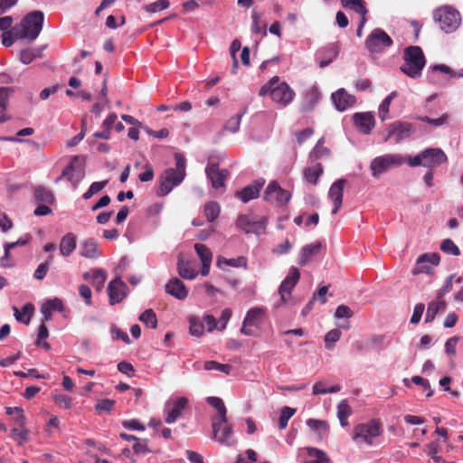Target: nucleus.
Masks as SVG:
<instances>
[{"instance_id": "6e6552de", "label": "nucleus", "mask_w": 463, "mask_h": 463, "mask_svg": "<svg viewBox=\"0 0 463 463\" xmlns=\"http://www.w3.org/2000/svg\"><path fill=\"white\" fill-rule=\"evenodd\" d=\"M405 160L399 154H385L373 159L370 165L373 177H379L382 174L392 167L402 165Z\"/></svg>"}, {"instance_id": "4d7b16f0", "label": "nucleus", "mask_w": 463, "mask_h": 463, "mask_svg": "<svg viewBox=\"0 0 463 463\" xmlns=\"http://www.w3.org/2000/svg\"><path fill=\"white\" fill-rule=\"evenodd\" d=\"M243 114L244 112L231 117L225 123L224 129L232 133H236L240 128V124Z\"/></svg>"}, {"instance_id": "f03ea898", "label": "nucleus", "mask_w": 463, "mask_h": 463, "mask_svg": "<svg viewBox=\"0 0 463 463\" xmlns=\"http://www.w3.org/2000/svg\"><path fill=\"white\" fill-rule=\"evenodd\" d=\"M44 14L42 11H32L14 28V36L16 39L34 41L43 30Z\"/></svg>"}, {"instance_id": "8fccbe9b", "label": "nucleus", "mask_w": 463, "mask_h": 463, "mask_svg": "<svg viewBox=\"0 0 463 463\" xmlns=\"http://www.w3.org/2000/svg\"><path fill=\"white\" fill-rule=\"evenodd\" d=\"M307 426L314 431H317L320 436L327 433L329 426L325 420L310 419L307 420Z\"/></svg>"}, {"instance_id": "2f4dec72", "label": "nucleus", "mask_w": 463, "mask_h": 463, "mask_svg": "<svg viewBox=\"0 0 463 463\" xmlns=\"http://www.w3.org/2000/svg\"><path fill=\"white\" fill-rule=\"evenodd\" d=\"M85 280H90L91 284L97 290H101L106 280V272L101 269H96L90 276L89 273L83 275Z\"/></svg>"}, {"instance_id": "de8ad7c7", "label": "nucleus", "mask_w": 463, "mask_h": 463, "mask_svg": "<svg viewBox=\"0 0 463 463\" xmlns=\"http://www.w3.org/2000/svg\"><path fill=\"white\" fill-rule=\"evenodd\" d=\"M194 250H195L197 255L199 256L202 263L212 262L213 254H212V251L210 250V249L206 245L202 244V243H196L194 245Z\"/></svg>"}, {"instance_id": "1a4fd4ad", "label": "nucleus", "mask_w": 463, "mask_h": 463, "mask_svg": "<svg viewBox=\"0 0 463 463\" xmlns=\"http://www.w3.org/2000/svg\"><path fill=\"white\" fill-rule=\"evenodd\" d=\"M392 44V38L380 28L373 30L365 40V47L371 53L383 52Z\"/></svg>"}, {"instance_id": "37998d69", "label": "nucleus", "mask_w": 463, "mask_h": 463, "mask_svg": "<svg viewBox=\"0 0 463 463\" xmlns=\"http://www.w3.org/2000/svg\"><path fill=\"white\" fill-rule=\"evenodd\" d=\"M5 413L7 415L14 416L12 418L14 426H24L25 425V416L24 414V411L21 407H6Z\"/></svg>"}, {"instance_id": "0eeeda50", "label": "nucleus", "mask_w": 463, "mask_h": 463, "mask_svg": "<svg viewBox=\"0 0 463 463\" xmlns=\"http://www.w3.org/2000/svg\"><path fill=\"white\" fill-rule=\"evenodd\" d=\"M433 19L439 24L445 33L454 32L460 24V14L450 6H441L434 10Z\"/></svg>"}, {"instance_id": "20e7f679", "label": "nucleus", "mask_w": 463, "mask_h": 463, "mask_svg": "<svg viewBox=\"0 0 463 463\" xmlns=\"http://www.w3.org/2000/svg\"><path fill=\"white\" fill-rule=\"evenodd\" d=\"M426 63L425 56L420 46H409L403 52V64L401 71L410 78L418 79L421 76Z\"/></svg>"}, {"instance_id": "7c9ffc66", "label": "nucleus", "mask_w": 463, "mask_h": 463, "mask_svg": "<svg viewBox=\"0 0 463 463\" xmlns=\"http://www.w3.org/2000/svg\"><path fill=\"white\" fill-rule=\"evenodd\" d=\"M76 248V236L72 232L66 233L60 242V252L62 256H70Z\"/></svg>"}, {"instance_id": "f3484780", "label": "nucleus", "mask_w": 463, "mask_h": 463, "mask_svg": "<svg viewBox=\"0 0 463 463\" xmlns=\"http://www.w3.org/2000/svg\"><path fill=\"white\" fill-rule=\"evenodd\" d=\"M207 177L211 180L212 185L218 189L224 186L229 172L226 169H220L217 164H209L205 169Z\"/></svg>"}, {"instance_id": "dca6fc26", "label": "nucleus", "mask_w": 463, "mask_h": 463, "mask_svg": "<svg viewBox=\"0 0 463 463\" xmlns=\"http://www.w3.org/2000/svg\"><path fill=\"white\" fill-rule=\"evenodd\" d=\"M331 98L338 111H345L356 102L355 97L349 94L345 89H339L332 94Z\"/></svg>"}, {"instance_id": "c756f323", "label": "nucleus", "mask_w": 463, "mask_h": 463, "mask_svg": "<svg viewBox=\"0 0 463 463\" xmlns=\"http://www.w3.org/2000/svg\"><path fill=\"white\" fill-rule=\"evenodd\" d=\"M324 169L320 163H314V165L307 166L304 169L303 175L305 180L310 184H317L319 177L323 175Z\"/></svg>"}, {"instance_id": "4468645a", "label": "nucleus", "mask_w": 463, "mask_h": 463, "mask_svg": "<svg viewBox=\"0 0 463 463\" xmlns=\"http://www.w3.org/2000/svg\"><path fill=\"white\" fill-rule=\"evenodd\" d=\"M236 224L238 228L243 230L245 232H259L264 231L267 224V219L262 217L260 220H256L250 215H240L237 218Z\"/></svg>"}, {"instance_id": "69168bd1", "label": "nucleus", "mask_w": 463, "mask_h": 463, "mask_svg": "<svg viewBox=\"0 0 463 463\" xmlns=\"http://www.w3.org/2000/svg\"><path fill=\"white\" fill-rule=\"evenodd\" d=\"M411 382L417 385L422 386L424 390H427V397H430L433 394V391L431 390L428 380L416 375L411 378Z\"/></svg>"}, {"instance_id": "4be33fe9", "label": "nucleus", "mask_w": 463, "mask_h": 463, "mask_svg": "<svg viewBox=\"0 0 463 463\" xmlns=\"http://www.w3.org/2000/svg\"><path fill=\"white\" fill-rule=\"evenodd\" d=\"M80 255L87 259H97L100 256L99 243L93 238L84 240L80 245Z\"/></svg>"}, {"instance_id": "680f3d73", "label": "nucleus", "mask_w": 463, "mask_h": 463, "mask_svg": "<svg viewBox=\"0 0 463 463\" xmlns=\"http://www.w3.org/2000/svg\"><path fill=\"white\" fill-rule=\"evenodd\" d=\"M52 256H49L48 260L44 263H41L36 269L33 277L36 279L42 280L47 274L49 263L52 260Z\"/></svg>"}, {"instance_id": "c9c22d12", "label": "nucleus", "mask_w": 463, "mask_h": 463, "mask_svg": "<svg viewBox=\"0 0 463 463\" xmlns=\"http://www.w3.org/2000/svg\"><path fill=\"white\" fill-rule=\"evenodd\" d=\"M439 260H440V258H439V255L438 253H430V254H422L419 257L418 260H417V265H418V270H414L413 273L416 274L420 271H423L424 269H429L430 267L428 266H423L425 262H429L430 263L431 265H438L439 263Z\"/></svg>"}, {"instance_id": "603ef678", "label": "nucleus", "mask_w": 463, "mask_h": 463, "mask_svg": "<svg viewBox=\"0 0 463 463\" xmlns=\"http://www.w3.org/2000/svg\"><path fill=\"white\" fill-rule=\"evenodd\" d=\"M295 412L296 410L288 406H285L282 408L279 419V426L280 430H284L287 428L288 420L295 414Z\"/></svg>"}, {"instance_id": "052dcab7", "label": "nucleus", "mask_w": 463, "mask_h": 463, "mask_svg": "<svg viewBox=\"0 0 463 463\" xmlns=\"http://www.w3.org/2000/svg\"><path fill=\"white\" fill-rule=\"evenodd\" d=\"M29 430L24 426H14L11 429V437L13 439H20L24 441L28 439Z\"/></svg>"}, {"instance_id": "f8f14e48", "label": "nucleus", "mask_w": 463, "mask_h": 463, "mask_svg": "<svg viewBox=\"0 0 463 463\" xmlns=\"http://www.w3.org/2000/svg\"><path fill=\"white\" fill-rule=\"evenodd\" d=\"M300 279V272L298 268L291 267L288 274L281 282L279 293L280 295L281 302L287 303L288 298L290 297L291 292Z\"/></svg>"}, {"instance_id": "ddd939ff", "label": "nucleus", "mask_w": 463, "mask_h": 463, "mask_svg": "<svg viewBox=\"0 0 463 463\" xmlns=\"http://www.w3.org/2000/svg\"><path fill=\"white\" fill-rule=\"evenodd\" d=\"M387 131L384 141L393 140L394 143H398L410 136L411 125L408 122L395 121L388 127Z\"/></svg>"}, {"instance_id": "49530a36", "label": "nucleus", "mask_w": 463, "mask_h": 463, "mask_svg": "<svg viewBox=\"0 0 463 463\" xmlns=\"http://www.w3.org/2000/svg\"><path fill=\"white\" fill-rule=\"evenodd\" d=\"M109 184V180L94 182L90 184L87 192L82 194V198L84 200L90 199L93 195L99 193L102 189H104Z\"/></svg>"}, {"instance_id": "72a5a7b5", "label": "nucleus", "mask_w": 463, "mask_h": 463, "mask_svg": "<svg viewBox=\"0 0 463 463\" xmlns=\"http://www.w3.org/2000/svg\"><path fill=\"white\" fill-rule=\"evenodd\" d=\"M34 198L38 203L52 204L54 202L52 191L42 185L34 188Z\"/></svg>"}, {"instance_id": "7ed1b4c3", "label": "nucleus", "mask_w": 463, "mask_h": 463, "mask_svg": "<svg viewBox=\"0 0 463 463\" xmlns=\"http://www.w3.org/2000/svg\"><path fill=\"white\" fill-rule=\"evenodd\" d=\"M260 96L269 94L271 99L282 107L288 105L295 97L294 90L285 82H279V76L272 77L259 92Z\"/></svg>"}, {"instance_id": "bb28decb", "label": "nucleus", "mask_w": 463, "mask_h": 463, "mask_svg": "<svg viewBox=\"0 0 463 463\" xmlns=\"http://www.w3.org/2000/svg\"><path fill=\"white\" fill-rule=\"evenodd\" d=\"M339 53V46L337 43H331L328 46L323 48L319 52V55L321 60L319 61V66L324 68L329 65L338 55Z\"/></svg>"}, {"instance_id": "473e14b6", "label": "nucleus", "mask_w": 463, "mask_h": 463, "mask_svg": "<svg viewBox=\"0 0 463 463\" xmlns=\"http://www.w3.org/2000/svg\"><path fill=\"white\" fill-rule=\"evenodd\" d=\"M13 310L17 321L29 325L34 307L33 304L28 303L23 307L22 311H20L16 307H13Z\"/></svg>"}, {"instance_id": "393cba45", "label": "nucleus", "mask_w": 463, "mask_h": 463, "mask_svg": "<svg viewBox=\"0 0 463 463\" xmlns=\"http://www.w3.org/2000/svg\"><path fill=\"white\" fill-rule=\"evenodd\" d=\"M188 400L185 397H179L173 401L172 408L169 409L167 416L165 418L166 423L175 422L177 418L181 415L182 411L187 407Z\"/></svg>"}, {"instance_id": "412c9836", "label": "nucleus", "mask_w": 463, "mask_h": 463, "mask_svg": "<svg viewBox=\"0 0 463 463\" xmlns=\"http://www.w3.org/2000/svg\"><path fill=\"white\" fill-rule=\"evenodd\" d=\"M165 292L178 300H184L188 296V289L182 280L177 278L171 279L165 284Z\"/></svg>"}, {"instance_id": "c03bdc74", "label": "nucleus", "mask_w": 463, "mask_h": 463, "mask_svg": "<svg viewBox=\"0 0 463 463\" xmlns=\"http://www.w3.org/2000/svg\"><path fill=\"white\" fill-rule=\"evenodd\" d=\"M139 320L144 323L147 327L156 328L157 326V318L156 315L153 309L148 308L145 310L140 316Z\"/></svg>"}, {"instance_id": "e2e57ef3", "label": "nucleus", "mask_w": 463, "mask_h": 463, "mask_svg": "<svg viewBox=\"0 0 463 463\" xmlns=\"http://www.w3.org/2000/svg\"><path fill=\"white\" fill-rule=\"evenodd\" d=\"M223 262L224 264L231 266V267H246V259L244 257H238L236 259H226L223 258L222 260H218V263Z\"/></svg>"}, {"instance_id": "f704fd0d", "label": "nucleus", "mask_w": 463, "mask_h": 463, "mask_svg": "<svg viewBox=\"0 0 463 463\" xmlns=\"http://www.w3.org/2000/svg\"><path fill=\"white\" fill-rule=\"evenodd\" d=\"M353 413V411L346 400H342L337 405V418L342 427L349 425L348 418Z\"/></svg>"}, {"instance_id": "6e6d98bb", "label": "nucleus", "mask_w": 463, "mask_h": 463, "mask_svg": "<svg viewBox=\"0 0 463 463\" xmlns=\"http://www.w3.org/2000/svg\"><path fill=\"white\" fill-rule=\"evenodd\" d=\"M115 406V401L110 399L99 400L95 405V410L99 413H109Z\"/></svg>"}, {"instance_id": "423d86ee", "label": "nucleus", "mask_w": 463, "mask_h": 463, "mask_svg": "<svg viewBox=\"0 0 463 463\" xmlns=\"http://www.w3.org/2000/svg\"><path fill=\"white\" fill-rule=\"evenodd\" d=\"M448 160L446 154L440 148H426L415 156L409 158L408 164L411 167L424 166L434 168Z\"/></svg>"}, {"instance_id": "79ce46f5", "label": "nucleus", "mask_w": 463, "mask_h": 463, "mask_svg": "<svg viewBox=\"0 0 463 463\" xmlns=\"http://www.w3.org/2000/svg\"><path fill=\"white\" fill-rule=\"evenodd\" d=\"M320 98V93L317 90L312 89L311 90L307 91L305 96V100L303 103V110L310 111L311 109H313V108L318 102Z\"/></svg>"}, {"instance_id": "3c124183", "label": "nucleus", "mask_w": 463, "mask_h": 463, "mask_svg": "<svg viewBox=\"0 0 463 463\" xmlns=\"http://www.w3.org/2000/svg\"><path fill=\"white\" fill-rule=\"evenodd\" d=\"M341 390V386L339 384H335L330 388H326L325 383L322 382L316 383L313 386V394H326V393H335L338 392Z\"/></svg>"}, {"instance_id": "864d4df0", "label": "nucleus", "mask_w": 463, "mask_h": 463, "mask_svg": "<svg viewBox=\"0 0 463 463\" xmlns=\"http://www.w3.org/2000/svg\"><path fill=\"white\" fill-rule=\"evenodd\" d=\"M440 250L447 253L453 256H459L460 255V250L459 248L454 243V241L450 239H445L441 244H440Z\"/></svg>"}, {"instance_id": "338daca9", "label": "nucleus", "mask_w": 463, "mask_h": 463, "mask_svg": "<svg viewBox=\"0 0 463 463\" xmlns=\"http://www.w3.org/2000/svg\"><path fill=\"white\" fill-rule=\"evenodd\" d=\"M189 330L191 335L202 336L203 335V324L196 321L195 319H191Z\"/></svg>"}, {"instance_id": "ea45409f", "label": "nucleus", "mask_w": 463, "mask_h": 463, "mask_svg": "<svg viewBox=\"0 0 463 463\" xmlns=\"http://www.w3.org/2000/svg\"><path fill=\"white\" fill-rule=\"evenodd\" d=\"M341 3L344 7L354 10L361 16H365L368 12L364 0H341Z\"/></svg>"}, {"instance_id": "5fc2aeb1", "label": "nucleus", "mask_w": 463, "mask_h": 463, "mask_svg": "<svg viewBox=\"0 0 463 463\" xmlns=\"http://www.w3.org/2000/svg\"><path fill=\"white\" fill-rule=\"evenodd\" d=\"M52 399L53 402L61 408L69 410L72 406V399L68 395L61 393H53Z\"/></svg>"}, {"instance_id": "f257e3e1", "label": "nucleus", "mask_w": 463, "mask_h": 463, "mask_svg": "<svg viewBox=\"0 0 463 463\" xmlns=\"http://www.w3.org/2000/svg\"><path fill=\"white\" fill-rule=\"evenodd\" d=\"M175 167L165 169L160 176V185L157 194L165 196L168 194L174 187L179 185L186 175V161L182 154L175 155Z\"/></svg>"}, {"instance_id": "6ab92c4d", "label": "nucleus", "mask_w": 463, "mask_h": 463, "mask_svg": "<svg viewBox=\"0 0 463 463\" xmlns=\"http://www.w3.org/2000/svg\"><path fill=\"white\" fill-rule=\"evenodd\" d=\"M354 123L360 132L369 134L374 128L375 120L372 113L361 112L353 116Z\"/></svg>"}, {"instance_id": "e433bc0d", "label": "nucleus", "mask_w": 463, "mask_h": 463, "mask_svg": "<svg viewBox=\"0 0 463 463\" xmlns=\"http://www.w3.org/2000/svg\"><path fill=\"white\" fill-rule=\"evenodd\" d=\"M266 309L263 307H253L250 308L243 320L245 325L257 326L259 323L262 321V318L265 315Z\"/></svg>"}, {"instance_id": "09e8293b", "label": "nucleus", "mask_w": 463, "mask_h": 463, "mask_svg": "<svg viewBox=\"0 0 463 463\" xmlns=\"http://www.w3.org/2000/svg\"><path fill=\"white\" fill-rule=\"evenodd\" d=\"M203 368L207 371L217 370L225 374H230L232 367L229 364H220L216 361H206L204 363Z\"/></svg>"}, {"instance_id": "bf43d9fd", "label": "nucleus", "mask_w": 463, "mask_h": 463, "mask_svg": "<svg viewBox=\"0 0 463 463\" xmlns=\"http://www.w3.org/2000/svg\"><path fill=\"white\" fill-rule=\"evenodd\" d=\"M341 337V332L338 329H332L325 335V345L327 349L333 348L335 343H336Z\"/></svg>"}, {"instance_id": "aec40b11", "label": "nucleus", "mask_w": 463, "mask_h": 463, "mask_svg": "<svg viewBox=\"0 0 463 463\" xmlns=\"http://www.w3.org/2000/svg\"><path fill=\"white\" fill-rule=\"evenodd\" d=\"M264 185V181L257 180L254 183L247 185L241 191H237L235 196L242 203H246L249 201L255 199L259 196L260 189Z\"/></svg>"}, {"instance_id": "58836bf2", "label": "nucleus", "mask_w": 463, "mask_h": 463, "mask_svg": "<svg viewBox=\"0 0 463 463\" xmlns=\"http://www.w3.org/2000/svg\"><path fill=\"white\" fill-rule=\"evenodd\" d=\"M207 402L216 409L219 414V418L216 420H222V422H227V410L224 405L223 401L218 397H208Z\"/></svg>"}, {"instance_id": "39448f33", "label": "nucleus", "mask_w": 463, "mask_h": 463, "mask_svg": "<svg viewBox=\"0 0 463 463\" xmlns=\"http://www.w3.org/2000/svg\"><path fill=\"white\" fill-rule=\"evenodd\" d=\"M383 424L379 419H372L367 422L359 423L354 427L353 439L356 443L372 446L374 439L383 434Z\"/></svg>"}, {"instance_id": "cd10ccee", "label": "nucleus", "mask_w": 463, "mask_h": 463, "mask_svg": "<svg viewBox=\"0 0 463 463\" xmlns=\"http://www.w3.org/2000/svg\"><path fill=\"white\" fill-rule=\"evenodd\" d=\"M325 138L321 137L309 153V160L311 163H318L320 159H326L330 156V149L324 146Z\"/></svg>"}, {"instance_id": "a211bd4d", "label": "nucleus", "mask_w": 463, "mask_h": 463, "mask_svg": "<svg viewBox=\"0 0 463 463\" xmlns=\"http://www.w3.org/2000/svg\"><path fill=\"white\" fill-rule=\"evenodd\" d=\"M345 184V180L341 178L333 183L329 188L328 197L334 204L333 214H336L342 206Z\"/></svg>"}, {"instance_id": "b1692460", "label": "nucleus", "mask_w": 463, "mask_h": 463, "mask_svg": "<svg viewBox=\"0 0 463 463\" xmlns=\"http://www.w3.org/2000/svg\"><path fill=\"white\" fill-rule=\"evenodd\" d=\"M78 160V156H74L68 165L64 167L61 175L55 180V183H59L62 178H67L73 187H76L82 178V174L78 173L75 175V165L74 163Z\"/></svg>"}, {"instance_id": "2eb2a0df", "label": "nucleus", "mask_w": 463, "mask_h": 463, "mask_svg": "<svg viewBox=\"0 0 463 463\" xmlns=\"http://www.w3.org/2000/svg\"><path fill=\"white\" fill-rule=\"evenodd\" d=\"M127 285L120 278L111 280L108 286L109 304L115 305L121 302L127 296Z\"/></svg>"}, {"instance_id": "a18cd8bd", "label": "nucleus", "mask_w": 463, "mask_h": 463, "mask_svg": "<svg viewBox=\"0 0 463 463\" xmlns=\"http://www.w3.org/2000/svg\"><path fill=\"white\" fill-rule=\"evenodd\" d=\"M204 215L208 222L215 221L220 214V206L216 202H209L204 205Z\"/></svg>"}, {"instance_id": "9b49d317", "label": "nucleus", "mask_w": 463, "mask_h": 463, "mask_svg": "<svg viewBox=\"0 0 463 463\" xmlns=\"http://www.w3.org/2000/svg\"><path fill=\"white\" fill-rule=\"evenodd\" d=\"M290 198L291 194L281 188L275 181L269 183L264 192V200L269 203L283 204L287 203Z\"/></svg>"}, {"instance_id": "a19ab883", "label": "nucleus", "mask_w": 463, "mask_h": 463, "mask_svg": "<svg viewBox=\"0 0 463 463\" xmlns=\"http://www.w3.org/2000/svg\"><path fill=\"white\" fill-rule=\"evenodd\" d=\"M178 274L182 279H194L197 276V272L190 267L188 262L179 260L177 263Z\"/></svg>"}, {"instance_id": "a878e982", "label": "nucleus", "mask_w": 463, "mask_h": 463, "mask_svg": "<svg viewBox=\"0 0 463 463\" xmlns=\"http://www.w3.org/2000/svg\"><path fill=\"white\" fill-rule=\"evenodd\" d=\"M31 239L29 234H25L23 237L19 238L14 242H6L5 244V255L1 258V265L3 267H12L14 266L13 261L10 260V250L14 249L17 246H24L26 245Z\"/></svg>"}, {"instance_id": "9d476101", "label": "nucleus", "mask_w": 463, "mask_h": 463, "mask_svg": "<svg viewBox=\"0 0 463 463\" xmlns=\"http://www.w3.org/2000/svg\"><path fill=\"white\" fill-rule=\"evenodd\" d=\"M213 439L224 446H233L236 439L233 438L232 426L222 420H213Z\"/></svg>"}, {"instance_id": "c85d7f7f", "label": "nucleus", "mask_w": 463, "mask_h": 463, "mask_svg": "<svg viewBox=\"0 0 463 463\" xmlns=\"http://www.w3.org/2000/svg\"><path fill=\"white\" fill-rule=\"evenodd\" d=\"M307 458L304 463H331V459L326 453L317 448L307 447Z\"/></svg>"}, {"instance_id": "0e129e2a", "label": "nucleus", "mask_w": 463, "mask_h": 463, "mask_svg": "<svg viewBox=\"0 0 463 463\" xmlns=\"http://www.w3.org/2000/svg\"><path fill=\"white\" fill-rule=\"evenodd\" d=\"M425 306L422 303H418L413 309L412 316L411 317V323L413 325L418 324L422 317V314L424 312Z\"/></svg>"}, {"instance_id": "5701e85b", "label": "nucleus", "mask_w": 463, "mask_h": 463, "mask_svg": "<svg viewBox=\"0 0 463 463\" xmlns=\"http://www.w3.org/2000/svg\"><path fill=\"white\" fill-rule=\"evenodd\" d=\"M322 248V243L320 241L307 244L304 246L299 253L298 257V264L300 266L307 265L315 256L318 254Z\"/></svg>"}, {"instance_id": "4c0bfd02", "label": "nucleus", "mask_w": 463, "mask_h": 463, "mask_svg": "<svg viewBox=\"0 0 463 463\" xmlns=\"http://www.w3.org/2000/svg\"><path fill=\"white\" fill-rule=\"evenodd\" d=\"M446 307V303L443 300L432 301L429 304L426 316H425V323L432 322L436 315L441 310L444 311Z\"/></svg>"}, {"instance_id": "774afa93", "label": "nucleus", "mask_w": 463, "mask_h": 463, "mask_svg": "<svg viewBox=\"0 0 463 463\" xmlns=\"http://www.w3.org/2000/svg\"><path fill=\"white\" fill-rule=\"evenodd\" d=\"M313 129L310 128H307L301 131H297L295 133L297 141L299 145H302L307 139H308L313 135Z\"/></svg>"}, {"instance_id": "13d9d810", "label": "nucleus", "mask_w": 463, "mask_h": 463, "mask_svg": "<svg viewBox=\"0 0 463 463\" xmlns=\"http://www.w3.org/2000/svg\"><path fill=\"white\" fill-rule=\"evenodd\" d=\"M170 2L168 0H157L152 4L144 6V9L150 14L156 13L168 8Z\"/></svg>"}]
</instances>
